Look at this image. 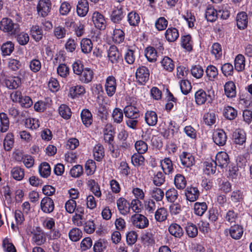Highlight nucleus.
Segmentation results:
<instances>
[{"label": "nucleus", "mask_w": 252, "mask_h": 252, "mask_svg": "<svg viewBox=\"0 0 252 252\" xmlns=\"http://www.w3.org/2000/svg\"><path fill=\"white\" fill-rule=\"evenodd\" d=\"M82 236V231L78 228H74L70 230L69 237L72 241L76 242Z\"/></svg>", "instance_id": "13d9d810"}, {"label": "nucleus", "mask_w": 252, "mask_h": 252, "mask_svg": "<svg viewBox=\"0 0 252 252\" xmlns=\"http://www.w3.org/2000/svg\"><path fill=\"white\" fill-rule=\"evenodd\" d=\"M237 26L240 30L245 29L248 25V18L247 14L245 12L239 13L236 17Z\"/></svg>", "instance_id": "aec40b11"}, {"label": "nucleus", "mask_w": 252, "mask_h": 252, "mask_svg": "<svg viewBox=\"0 0 252 252\" xmlns=\"http://www.w3.org/2000/svg\"><path fill=\"white\" fill-rule=\"evenodd\" d=\"M169 233L174 237L180 238L184 234V230L181 226L176 223H171L168 227Z\"/></svg>", "instance_id": "6ab92c4d"}, {"label": "nucleus", "mask_w": 252, "mask_h": 252, "mask_svg": "<svg viewBox=\"0 0 252 252\" xmlns=\"http://www.w3.org/2000/svg\"><path fill=\"white\" fill-rule=\"evenodd\" d=\"M32 240L37 245H41L46 242L44 232L40 227L36 228L35 231L33 233Z\"/></svg>", "instance_id": "4468645a"}, {"label": "nucleus", "mask_w": 252, "mask_h": 252, "mask_svg": "<svg viewBox=\"0 0 252 252\" xmlns=\"http://www.w3.org/2000/svg\"><path fill=\"white\" fill-rule=\"evenodd\" d=\"M214 143L219 146H222L226 143L227 136L222 129H218L214 132L213 136Z\"/></svg>", "instance_id": "0eeeda50"}, {"label": "nucleus", "mask_w": 252, "mask_h": 252, "mask_svg": "<svg viewBox=\"0 0 252 252\" xmlns=\"http://www.w3.org/2000/svg\"><path fill=\"white\" fill-rule=\"evenodd\" d=\"M211 53L213 54L216 59H220L222 55L221 46L219 43H214L212 46Z\"/></svg>", "instance_id": "774afa93"}, {"label": "nucleus", "mask_w": 252, "mask_h": 252, "mask_svg": "<svg viewBox=\"0 0 252 252\" xmlns=\"http://www.w3.org/2000/svg\"><path fill=\"white\" fill-rule=\"evenodd\" d=\"M217 12L212 7H208L205 11V18L209 22H213L217 18Z\"/></svg>", "instance_id": "09e8293b"}, {"label": "nucleus", "mask_w": 252, "mask_h": 252, "mask_svg": "<svg viewBox=\"0 0 252 252\" xmlns=\"http://www.w3.org/2000/svg\"><path fill=\"white\" fill-rule=\"evenodd\" d=\"M92 21L95 27L99 30H103L106 27V20L104 16L98 11H95L92 15Z\"/></svg>", "instance_id": "423d86ee"}, {"label": "nucleus", "mask_w": 252, "mask_h": 252, "mask_svg": "<svg viewBox=\"0 0 252 252\" xmlns=\"http://www.w3.org/2000/svg\"><path fill=\"white\" fill-rule=\"evenodd\" d=\"M76 11L80 17L85 16L89 11V3L87 0H80L78 1Z\"/></svg>", "instance_id": "a211bd4d"}, {"label": "nucleus", "mask_w": 252, "mask_h": 252, "mask_svg": "<svg viewBox=\"0 0 252 252\" xmlns=\"http://www.w3.org/2000/svg\"><path fill=\"white\" fill-rule=\"evenodd\" d=\"M160 165L165 174L172 172L173 168L171 160L169 158H165L160 162Z\"/></svg>", "instance_id": "7c9ffc66"}, {"label": "nucleus", "mask_w": 252, "mask_h": 252, "mask_svg": "<svg viewBox=\"0 0 252 252\" xmlns=\"http://www.w3.org/2000/svg\"><path fill=\"white\" fill-rule=\"evenodd\" d=\"M124 113L128 118L137 119L140 117L139 109L131 105H127L124 108Z\"/></svg>", "instance_id": "2eb2a0df"}, {"label": "nucleus", "mask_w": 252, "mask_h": 252, "mask_svg": "<svg viewBox=\"0 0 252 252\" xmlns=\"http://www.w3.org/2000/svg\"><path fill=\"white\" fill-rule=\"evenodd\" d=\"M60 115L64 119H69L71 116L70 109L65 104L61 105L59 108Z\"/></svg>", "instance_id": "864d4df0"}, {"label": "nucleus", "mask_w": 252, "mask_h": 252, "mask_svg": "<svg viewBox=\"0 0 252 252\" xmlns=\"http://www.w3.org/2000/svg\"><path fill=\"white\" fill-rule=\"evenodd\" d=\"M81 118L83 124L86 126H89L92 124V114L88 109H85L82 111L81 113Z\"/></svg>", "instance_id": "393cba45"}, {"label": "nucleus", "mask_w": 252, "mask_h": 252, "mask_svg": "<svg viewBox=\"0 0 252 252\" xmlns=\"http://www.w3.org/2000/svg\"><path fill=\"white\" fill-rule=\"evenodd\" d=\"M222 73L225 76H231L234 72V68L232 64L225 63L221 67Z\"/></svg>", "instance_id": "338daca9"}, {"label": "nucleus", "mask_w": 252, "mask_h": 252, "mask_svg": "<svg viewBox=\"0 0 252 252\" xmlns=\"http://www.w3.org/2000/svg\"><path fill=\"white\" fill-rule=\"evenodd\" d=\"M117 205L121 214L126 215L129 212L130 208L129 204L125 198H120L118 199L117 201Z\"/></svg>", "instance_id": "b1692460"}, {"label": "nucleus", "mask_w": 252, "mask_h": 252, "mask_svg": "<svg viewBox=\"0 0 252 252\" xmlns=\"http://www.w3.org/2000/svg\"><path fill=\"white\" fill-rule=\"evenodd\" d=\"M165 196L168 201L174 202L178 196L177 190L173 188L169 189L165 192Z\"/></svg>", "instance_id": "052dcab7"}, {"label": "nucleus", "mask_w": 252, "mask_h": 252, "mask_svg": "<svg viewBox=\"0 0 252 252\" xmlns=\"http://www.w3.org/2000/svg\"><path fill=\"white\" fill-rule=\"evenodd\" d=\"M14 45L11 41H7L3 43L1 47L2 56L10 55L13 51Z\"/></svg>", "instance_id": "3c124183"}, {"label": "nucleus", "mask_w": 252, "mask_h": 252, "mask_svg": "<svg viewBox=\"0 0 252 252\" xmlns=\"http://www.w3.org/2000/svg\"><path fill=\"white\" fill-rule=\"evenodd\" d=\"M11 174L15 180L20 181L24 177V171L20 167H14L11 170Z\"/></svg>", "instance_id": "de8ad7c7"}, {"label": "nucleus", "mask_w": 252, "mask_h": 252, "mask_svg": "<svg viewBox=\"0 0 252 252\" xmlns=\"http://www.w3.org/2000/svg\"><path fill=\"white\" fill-rule=\"evenodd\" d=\"M235 69L238 72L242 71L245 67V58L242 54H238L234 60Z\"/></svg>", "instance_id": "2f4dec72"}, {"label": "nucleus", "mask_w": 252, "mask_h": 252, "mask_svg": "<svg viewBox=\"0 0 252 252\" xmlns=\"http://www.w3.org/2000/svg\"><path fill=\"white\" fill-rule=\"evenodd\" d=\"M124 111L119 108H115L112 113V118L115 123L120 124L123 120Z\"/></svg>", "instance_id": "6e6d98bb"}, {"label": "nucleus", "mask_w": 252, "mask_h": 252, "mask_svg": "<svg viewBox=\"0 0 252 252\" xmlns=\"http://www.w3.org/2000/svg\"><path fill=\"white\" fill-rule=\"evenodd\" d=\"M180 159L182 164L186 167H190L195 163L194 158L190 153L183 152L180 155Z\"/></svg>", "instance_id": "9b49d317"}, {"label": "nucleus", "mask_w": 252, "mask_h": 252, "mask_svg": "<svg viewBox=\"0 0 252 252\" xmlns=\"http://www.w3.org/2000/svg\"><path fill=\"white\" fill-rule=\"evenodd\" d=\"M139 153H135L131 158V160L133 165L134 166H140L144 165L145 158Z\"/></svg>", "instance_id": "a18cd8bd"}, {"label": "nucleus", "mask_w": 252, "mask_h": 252, "mask_svg": "<svg viewBox=\"0 0 252 252\" xmlns=\"http://www.w3.org/2000/svg\"><path fill=\"white\" fill-rule=\"evenodd\" d=\"M108 246V243L106 241L100 239L95 242L94 245V252H102L106 249Z\"/></svg>", "instance_id": "680f3d73"}, {"label": "nucleus", "mask_w": 252, "mask_h": 252, "mask_svg": "<svg viewBox=\"0 0 252 252\" xmlns=\"http://www.w3.org/2000/svg\"><path fill=\"white\" fill-rule=\"evenodd\" d=\"M0 131L2 132L6 131L9 126V122L7 115L4 113H0Z\"/></svg>", "instance_id": "8fccbe9b"}, {"label": "nucleus", "mask_w": 252, "mask_h": 252, "mask_svg": "<svg viewBox=\"0 0 252 252\" xmlns=\"http://www.w3.org/2000/svg\"><path fill=\"white\" fill-rule=\"evenodd\" d=\"M40 176L43 178H47L51 174V168L49 163L43 162L41 163L38 168Z\"/></svg>", "instance_id": "a19ab883"}, {"label": "nucleus", "mask_w": 252, "mask_h": 252, "mask_svg": "<svg viewBox=\"0 0 252 252\" xmlns=\"http://www.w3.org/2000/svg\"><path fill=\"white\" fill-rule=\"evenodd\" d=\"M0 30L8 35H16L20 31V25L8 18H3L0 22Z\"/></svg>", "instance_id": "f257e3e1"}, {"label": "nucleus", "mask_w": 252, "mask_h": 252, "mask_svg": "<svg viewBox=\"0 0 252 252\" xmlns=\"http://www.w3.org/2000/svg\"><path fill=\"white\" fill-rule=\"evenodd\" d=\"M81 51L85 54L90 53L93 49L92 41L88 38H83L80 42Z\"/></svg>", "instance_id": "58836bf2"}, {"label": "nucleus", "mask_w": 252, "mask_h": 252, "mask_svg": "<svg viewBox=\"0 0 252 252\" xmlns=\"http://www.w3.org/2000/svg\"><path fill=\"white\" fill-rule=\"evenodd\" d=\"M234 142L236 144L243 145L246 141V133L240 128L237 129L233 134Z\"/></svg>", "instance_id": "ddd939ff"}, {"label": "nucleus", "mask_w": 252, "mask_h": 252, "mask_svg": "<svg viewBox=\"0 0 252 252\" xmlns=\"http://www.w3.org/2000/svg\"><path fill=\"white\" fill-rule=\"evenodd\" d=\"M135 148L138 153L143 154L147 152L148 145L144 141L139 140L135 143Z\"/></svg>", "instance_id": "69168bd1"}, {"label": "nucleus", "mask_w": 252, "mask_h": 252, "mask_svg": "<svg viewBox=\"0 0 252 252\" xmlns=\"http://www.w3.org/2000/svg\"><path fill=\"white\" fill-rule=\"evenodd\" d=\"M124 17L123 8L122 6L119 5L115 7L112 11L111 15V20L114 23H118L122 20Z\"/></svg>", "instance_id": "412c9836"}, {"label": "nucleus", "mask_w": 252, "mask_h": 252, "mask_svg": "<svg viewBox=\"0 0 252 252\" xmlns=\"http://www.w3.org/2000/svg\"><path fill=\"white\" fill-rule=\"evenodd\" d=\"M25 126L26 127L32 129H35L39 127L40 124L36 119L28 118L25 121Z\"/></svg>", "instance_id": "bf43d9fd"}, {"label": "nucleus", "mask_w": 252, "mask_h": 252, "mask_svg": "<svg viewBox=\"0 0 252 252\" xmlns=\"http://www.w3.org/2000/svg\"><path fill=\"white\" fill-rule=\"evenodd\" d=\"M194 96L195 102L199 105L204 104L207 100H209V102L212 100L211 95L207 94L202 89H200L196 92Z\"/></svg>", "instance_id": "f8f14e48"}, {"label": "nucleus", "mask_w": 252, "mask_h": 252, "mask_svg": "<svg viewBox=\"0 0 252 252\" xmlns=\"http://www.w3.org/2000/svg\"><path fill=\"white\" fill-rule=\"evenodd\" d=\"M174 185L179 189H183L187 185V181L185 177L180 174H177L174 177Z\"/></svg>", "instance_id": "c9c22d12"}, {"label": "nucleus", "mask_w": 252, "mask_h": 252, "mask_svg": "<svg viewBox=\"0 0 252 252\" xmlns=\"http://www.w3.org/2000/svg\"><path fill=\"white\" fill-rule=\"evenodd\" d=\"M207 209V205L205 202H196L194 205V213L199 216H202Z\"/></svg>", "instance_id": "49530a36"}, {"label": "nucleus", "mask_w": 252, "mask_h": 252, "mask_svg": "<svg viewBox=\"0 0 252 252\" xmlns=\"http://www.w3.org/2000/svg\"><path fill=\"white\" fill-rule=\"evenodd\" d=\"M16 35V40L21 45H25L29 41L30 37L28 34L25 32H19Z\"/></svg>", "instance_id": "5fc2aeb1"}, {"label": "nucleus", "mask_w": 252, "mask_h": 252, "mask_svg": "<svg viewBox=\"0 0 252 252\" xmlns=\"http://www.w3.org/2000/svg\"><path fill=\"white\" fill-rule=\"evenodd\" d=\"M132 224L136 228L144 229L148 227L149 220L144 215L140 214H135L131 216Z\"/></svg>", "instance_id": "20e7f679"}, {"label": "nucleus", "mask_w": 252, "mask_h": 252, "mask_svg": "<svg viewBox=\"0 0 252 252\" xmlns=\"http://www.w3.org/2000/svg\"><path fill=\"white\" fill-rule=\"evenodd\" d=\"M52 9L50 0H39L36 6L37 14L39 16L45 17L49 15Z\"/></svg>", "instance_id": "f03ea898"}, {"label": "nucleus", "mask_w": 252, "mask_h": 252, "mask_svg": "<svg viewBox=\"0 0 252 252\" xmlns=\"http://www.w3.org/2000/svg\"><path fill=\"white\" fill-rule=\"evenodd\" d=\"M160 63L163 69L167 71L172 72L175 68L174 61L167 56L164 57Z\"/></svg>", "instance_id": "a878e982"}, {"label": "nucleus", "mask_w": 252, "mask_h": 252, "mask_svg": "<svg viewBox=\"0 0 252 252\" xmlns=\"http://www.w3.org/2000/svg\"><path fill=\"white\" fill-rule=\"evenodd\" d=\"M113 41L116 43L122 42L125 39L124 32L121 29H115L112 36Z\"/></svg>", "instance_id": "603ef678"}, {"label": "nucleus", "mask_w": 252, "mask_h": 252, "mask_svg": "<svg viewBox=\"0 0 252 252\" xmlns=\"http://www.w3.org/2000/svg\"><path fill=\"white\" fill-rule=\"evenodd\" d=\"M186 231L190 238L195 237L198 234V229L196 225L193 223H188L186 227Z\"/></svg>", "instance_id": "4d7b16f0"}, {"label": "nucleus", "mask_w": 252, "mask_h": 252, "mask_svg": "<svg viewBox=\"0 0 252 252\" xmlns=\"http://www.w3.org/2000/svg\"><path fill=\"white\" fill-rule=\"evenodd\" d=\"M40 208L45 213H50L54 209V203L53 200L49 197H44L40 202Z\"/></svg>", "instance_id": "9d476101"}, {"label": "nucleus", "mask_w": 252, "mask_h": 252, "mask_svg": "<svg viewBox=\"0 0 252 252\" xmlns=\"http://www.w3.org/2000/svg\"><path fill=\"white\" fill-rule=\"evenodd\" d=\"M223 115L227 119L233 120L237 116V111L233 107L227 106L223 109Z\"/></svg>", "instance_id": "ea45409f"}, {"label": "nucleus", "mask_w": 252, "mask_h": 252, "mask_svg": "<svg viewBox=\"0 0 252 252\" xmlns=\"http://www.w3.org/2000/svg\"><path fill=\"white\" fill-rule=\"evenodd\" d=\"M127 21L130 26H137L140 22V16L137 12L132 11L127 15Z\"/></svg>", "instance_id": "e433bc0d"}, {"label": "nucleus", "mask_w": 252, "mask_h": 252, "mask_svg": "<svg viewBox=\"0 0 252 252\" xmlns=\"http://www.w3.org/2000/svg\"><path fill=\"white\" fill-rule=\"evenodd\" d=\"M243 232V228L239 225L232 226L229 229V233L231 237L235 240L240 239L242 236Z\"/></svg>", "instance_id": "5701e85b"}, {"label": "nucleus", "mask_w": 252, "mask_h": 252, "mask_svg": "<svg viewBox=\"0 0 252 252\" xmlns=\"http://www.w3.org/2000/svg\"><path fill=\"white\" fill-rule=\"evenodd\" d=\"M30 32L32 37L35 41H39L42 38V30L38 26H33L31 29Z\"/></svg>", "instance_id": "4c0bfd02"}, {"label": "nucleus", "mask_w": 252, "mask_h": 252, "mask_svg": "<svg viewBox=\"0 0 252 252\" xmlns=\"http://www.w3.org/2000/svg\"><path fill=\"white\" fill-rule=\"evenodd\" d=\"M224 92L228 97L232 98L236 96L235 84L232 81H229L224 85Z\"/></svg>", "instance_id": "f704fd0d"}, {"label": "nucleus", "mask_w": 252, "mask_h": 252, "mask_svg": "<svg viewBox=\"0 0 252 252\" xmlns=\"http://www.w3.org/2000/svg\"><path fill=\"white\" fill-rule=\"evenodd\" d=\"M145 121L150 126H155L158 122V116L154 111H147L145 114Z\"/></svg>", "instance_id": "4be33fe9"}, {"label": "nucleus", "mask_w": 252, "mask_h": 252, "mask_svg": "<svg viewBox=\"0 0 252 252\" xmlns=\"http://www.w3.org/2000/svg\"><path fill=\"white\" fill-rule=\"evenodd\" d=\"M150 71L145 66H139L136 71L135 77L136 82L140 85H145L149 79Z\"/></svg>", "instance_id": "7ed1b4c3"}, {"label": "nucleus", "mask_w": 252, "mask_h": 252, "mask_svg": "<svg viewBox=\"0 0 252 252\" xmlns=\"http://www.w3.org/2000/svg\"><path fill=\"white\" fill-rule=\"evenodd\" d=\"M179 35L178 31L175 28H168L165 33V38L169 42L176 41Z\"/></svg>", "instance_id": "c85d7f7f"}, {"label": "nucleus", "mask_w": 252, "mask_h": 252, "mask_svg": "<svg viewBox=\"0 0 252 252\" xmlns=\"http://www.w3.org/2000/svg\"><path fill=\"white\" fill-rule=\"evenodd\" d=\"M145 56L147 60L151 63L155 62L157 60V51L154 47L151 46H149L146 48Z\"/></svg>", "instance_id": "bb28decb"}, {"label": "nucleus", "mask_w": 252, "mask_h": 252, "mask_svg": "<svg viewBox=\"0 0 252 252\" xmlns=\"http://www.w3.org/2000/svg\"><path fill=\"white\" fill-rule=\"evenodd\" d=\"M142 243L147 246H152L155 244L154 234L150 231L143 233L141 237Z\"/></svg>", "instance_id": "c756f323"}, {"label": "nucleus", "mask_w": 252, "mask_h": 252, "mask_svg": "<svg viewBox=\"0 0 252 252\" xmlns=\"http://www.w3.org/2000/svg\"><path fill=\"white\" fill-rule=\"evenodd\" d=\"M181 45L188 51H190L192 49V41L190 35H186L181 37Z\"/></svg>", "instance_id": "37998d69"}, {"label": "nucleus", "mask_w": 252, "mask_h": 252, "mask_svg": "<svg viewBox=\"0 0 252 252\" xmlns=\"http://www.w3.org/2000/svg\"><path fill=\"white\" fill-rule=\"evenodd\" d=\"M185 195L187 200L194 202L198 198L199 191L197 188L188 187L185 190Z\"/></svg>", "instance_id": "f3484780"}, {"label": "nucleus", "mask_w": 252, "mask_h": 252, "mask_svg": "<svg viewBox=\"0 0 252 252\" xmlns=\"http://www.w3.org/2000/svg\"><path fill=\"white\" fill-rule=\"evenodd\" d=\"M94 76L93 70L90 68L86 67L79 75L78 79L82 83L88 84L92 81Z\"/></svg>", "instance_id": "1a4fd4ad"}, {"label": "nucleus", "mask_w": 252, "mask_h": 252, "mask_svg": "<svg viewBox=\"0 0 252 252\" xmlns=\"http://www.w3.org/2000/svg\"><path fill=\"white\" fill-rule=\"evenodd\" d=\"M215 164L221 167H226L229 162L228 154L225 152H220L216 156Z\"/></svg>", "instance_id": "6e6552de"}, {"label": "nucleus", "mask_w": 252, "mask_h": 252, "mask_svg": "<svg viewBox=\"0 0 252 252\" xmlns=\"http://www.w3.org/2000/svg\"><path fill=\"white\" fill-rule=\"evenodd\" d=\"M108 57L112 63H118L121 59V55L116 46H111L108 50Z\"/></svg>", "instance_id": "dca6fc26"}, {"label": "nucleus", "mask_w": 252, "mask_h": 252, "mask_svg": "<svg viewBox=\"0 0 252 252\" xmlns=\"http://www.w3.org/2000/svg\"><path fill=\"white\" fill-rule=\"evenodd\" d=\"M165 181L164 173L158 171L154 177L153 183L157 187H159L164 184Z\"/></svg>", "instance_id": "e2e57ef3"}, {"label": "nucleus", "mask_w": 252, "mask_h": 252, "mask_svg": "<svg viewBox=\"0 0 252 252\" xmlns=\"http://www.w3.org/2000/svg\"><path fill=\"white\" fill-rule=\"evenodd\" d=\"M116 80L113 76H109L106 79L105 89L107 94L112 96L115 93L116 90Z\"/></svg>", "instance_id": "39448f33"}, {"label": "nucleus", "mask_w": 252, "mask_h": 252, "mask_svg": "<svg viewBox=\"0 0 252 252\" xmlns=\"http://www.w3.org/2000/svg\"><path fill=\"white\" fill-rule=\"evenodd\" d=\"M93 155L94 159L96 161H101L104 157V149L103 146L100 144L95 146L93 149Z\"/></svg>", "instance_id": "cd10ccee"}, {"label": "nucleus", "mask_w": 252, "mask_h": 252, "mask_svg": "<svg viewBox=\"0 0 252 252\" xmlns=\"http://www.w3.org/2000/svg\"><path fill=\"white\" fill-rule=\"evenodd\" d=\"M5 85L9 89H17L21 84V79L18 77H9L5 80Z\"/></svg>", "instance_id": "473e14b6"}, {"label": "nucleus", "mask_w": 252, "mask_h": 252, "mask_svg": "<svg viewBox=\"0 0 252 252\" xmlns=\"http://www.w3.org/2000/svg\"><path fill=\"white\" fill-rule=\"evenodd\" d=\"M168 213L166 209L163 207L158 209L155 214V218L157 221L162 222L166 220Z\"/></svg>", "instance_id": "c03bdc74"}, {"label": "nucleus", "mask_w": 252, "mask_h": 252, "mask_svg": "<svg viewBox=\"0 0 252 252\" xmlns=\"http://www.w3.org/2000/svg\"><path fill=\"white\" fill-rule=\"evenodd\" d=\"M206 73L210 81H214L218 75V70L216 66L213 65H208L206 69Z\"/></svg>", "instance_id": "79ce46f5"}, {"label": "nucleus", "mask_w": 252, "mask_h": 252, "mask_svg": "<svg viewBox=\"0 0 252 252\" xmlns=\"http://www.w3.org/2000/svg\"><path fill=\"white\" fill-rule=\"evenodd\" d=\"M66 32L67 31L66 29L61 26L55 27L54 30V35L57 39L64 38L66 35Z\"/></svg>", "instance_id": "0e129e2a"}, {"label": "nucleus", "mask_w": 252, "mask_h": 252, "mask_svg": "<svg viewBox=\"0 0 252 252\" xmlns=\"http://www.w3.org/2000/svg\"><path fill=\"white\" fill-rule=\"evenodd\" d=\"M149 193L152 198L155 199L157 201H161L163 198L164 191L160 188L153 187L149 190Z\"/></svg>", "instance_id": "72a5a7b5"}]
</instances>
